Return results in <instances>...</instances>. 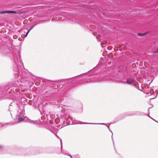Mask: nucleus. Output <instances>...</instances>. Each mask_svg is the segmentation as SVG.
I'll return each mask as SVG.
<instances>
[{"label":"nucleus","mask_w":158,"mask_h":158,"mask_svg":"<svg viewBox=\"0 0 158 158\" xmlns=\"http://www.w3.org/2000/svg\"><path fill=\"white\" fill-rule=\"evenodd\" d=\"M7 13H16V12L14 11H3L0 12V13L1 14H4Z\"/></svg>","instance_id":"obj_1"},{"label":"nucleus","mask_w":158,"mask_h":158,"mask_svg":"<svg viewBox=\"0 0 158 158\" xmlns=\"http://www.w3.org/2000/svg\"><path fill=\"white\" fill-rule=\"evenodd\" d=\"M127 82L128 84H131L134 82V80L133 79H129L127 80Z\"/></svg>","instance_id":"obj_2"},{"label":"nucleus","mask_w":158,"mask_h":158,"mask_svg":"<svg viewBox=\"0 0 158 158\" xmlns=\"http://www.w3.org/2000/svg\"><path fill=\"white\" fill-rule=\"evenodd\" d=\"M24 118H25L24 117H22L20 118H18V119L19 121H21L23 120H24Z\"/></svg>","instance_id":"obj_3"},{"label":"nucleus","mask_w":158,"mask_h":158,"mask_svg":"<svg viewBox=\"0 0 158 158\" xmlns=\"http://www.w3.org/2000/svg\"><path fill=\"white\" fill-rule=\"evenodd\" d=\"M31 29H30L29 30H28V31H27V33H26V36H27V34H28V33H29V31H30V30Z\"/></svg>","instance_id":"obj_4"},{"label":"nucleus","mask_w":158,"mask_h":158,"mask_svg":"<svg viewBox=\"0 0 158 158\" xmlns=\"http://www.w3.org/2000/svg\"><path fill=\"white\" fill-rule=\"evenodd\" d=\"M143 34H141V33H139L138 34L139 35L143 36Z\"/></svg>","instance_id":"obj_5"},{"label":"nucleus","mask_w":158,"mask_h":158,"mask_svg":"<svg viewBox=\"0 0 158 158\" xmlns=\"http://www.w3.org/2000/svg\"><path fill=\"white\" fill-rule=\"evenodd\" d=\"M29 122L30 123H33V121H31V120H29Z\"/></svg>","instance_id":"obj_6"}]
</instances>
